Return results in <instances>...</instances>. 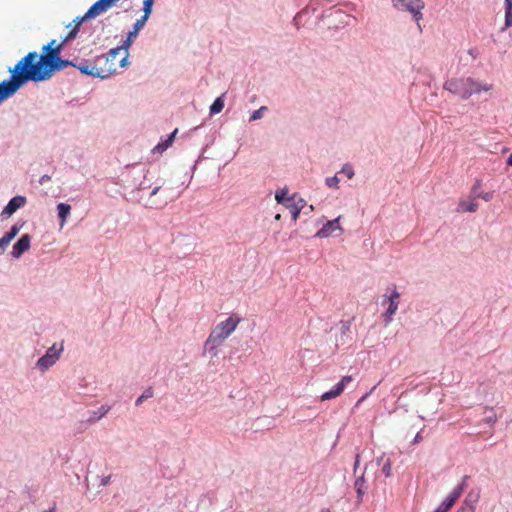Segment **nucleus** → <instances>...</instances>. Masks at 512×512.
Masks as SVG:
<instances>
[{"mask_svg":"<svg viewBox=\"0 0 512 512\" xmlns=\"http://www.w3.org/2000/svg\"><path fill=\"white\" fill-rule=\"evenodd\" d=\"M421 441H422V436L420 435V432H418V433L416 434V436L414 437V439H413L412 443H413V444H418V443H419V442H421Z\"/></svg>","mask_w":512,"mask_h":512,"instance_id":"nucleus-42","label":"nucleus"},{"mask_svg":"<svg viewBox=\"0 0 512 512\" xmlns=\"http://www.w3.org/2000/svg\"><path fill=\"white\" fill-rule=\"evenodd\" d=\"M451 508L444 500L433 512H447Z\"/></svg>","mask_w":512,"mask_h":512,"instance_id":"nucleus-37","label":"nucleus"},{"mask_svg":"<svg viewBox=\"0 0 512 512\" xmlns=\"http://www.w3.org/2000/svg\"><path fill=\"white\" fill-rule=\"evenodd\" d=\"M480 499V490H471L457 512H475L476 504Z\"/></svg>","mask_w":512,"mask_h":512,"instance_id":"nucleus-13","label":"nucleus"},{"mask_svg":"<svg viewBox=\"0 0 512 512\" xmlns=\"http://www.w3.org/2000/svg\"><path fill=\"white\" fill-rule=\"evenodd\" d=\"M97 416H99L98 411L97 412H93L91 417H97Z\"/></svg>","mask_w":512,"mask_h":512,"instance_id":"nucleus-52","label":"nucleus"},{"mask_svg":"<svg viewBox=\"0 0 512 512\" xmlns=\"http://www.w3.org/2000/svg\"><path fill=\"white\" fill-rule=\"evenodd\" d=\"M178 130H173L165 139L161 140L152 150L151 153L153 155L157 154L158 156L162 155L168 147L172 145L175 140L176 134Z\"/></svg>","mask_w":512,"mask_h":512,"instance_id":"nucleus-16","label":"nucleus"},{"mask_svg":"<svg viewBox=\"0 0 512 512\" xmlns=\"http://www.w3.org/2000/svg\"><path fill=\"white\" fill-rule=\"evenodd\" d=\"M109 410H110L109 406L103 405L98 410L99 416L89 417L87 421L89 423H94V422L98 421L99 419H101L102 417H104L109 412Z\"/></svg>","mask_w":512,"mask_h":512,"instance_id":"nucleus-28","label":"nucleus"},{"mask_svg":"<svg viewBox=\"0 0 512 512\" xmlns=\"http://www.w3.org/2000/svg\"><path fill=\"white\" fill-rule=\"evenodd\" d=\"M393 6L400 11L412 13L415 9H424L425 4L422 0H392Z\"/></svg>","mask_w":512,"mask_h":512,"instance_id":"nucleus-12","label":"nucleus"},{"mask_svg":"<svg viewBox=\"0 0 512 512\" xmlns=\"http://www.w3.org/2000/svg\"><path fill=\"white\" fill-rule=\"evenodd\" d=\"M339 173L344 174L348 179H352L355 175L354 169L350 164L343 165Z\"/></svg>","mask_w":512,"mask_h":512,"instance_id":"nucleus-31","label":"nucleus"},{"mask_svg":"<svg viewBox=\"0 0 512 512\" xmlns=\"http://www.w3.org/2000/svg\"><path fill=\"white\" fill-rule=\"evenodd\" d=\"M9 72L10 79L0 82V103L13 96L26 83L33 82V78L20 60L14 68L9 69Z\"/></svg>","mask_w":512,"mask_h":512,"instance_id":"nucleus-4","label":"nucleus"},{"mask_svg":"<svg viewBox=\"0 0 512 512\" xmlns=\"http://www.w3.org/2000/svg\"><path fill=\"white\" fill-rule=\"evenodd\" d=\"M482 181L477 179L471 188V197L473 200L481 198L486 202H489L493 198V192L481 193Z\"/></svg>","mask_w":512,"mask_h":512,"instance_id":"nucleus-18","label":"nucleus"},{"mask_svg":"<svg viewBox=\"0 0 512 512\" xmlns=\"http://www.w3.org/2000/svg\"><path fill=\"white\" fill-rule=\"evenodd\" d=\"M63 45L64 42L57 43V41L53 39L42 47L41 54L33 51L27 53L20 59L33 78V82L46 81L53 76Z\"/></svg>","mask_w":512,"mask_h":512,"instance_id":"nucleus-1","label":"nucleus"},{"mask_svg":"<svg viewBox=\"0 0 512 512\" xmlns=\"http://www.w3.org/2000/svg\"><path fill=\"white\" fill-rule=\"evenodd\" d=\"M354 487L356 489L358 498H362V496L366 492V486H365V478L364 476H360L355 480Z\"/></svg>","mask_w":512,"mask_h":512,"instance_id":"nucleus-24","label":"nucleus"},{"mask_svg":"<svg viewBox=\"0 0 512 512\" xmlns=\"http://www.w3.org/2000/svg\"><path fill=\"white\" fill-rule=\"evenodd\" d=\"M391 470H392V464H391V461L388 459L383 467H382V472L383 474L386 476V477H390L391 476Z\"/></svg>","mask_w":512,"mask_h":512,"instance_id":"nucleus-35","label":"nucleus"},{"mask_svg":"<svg viewBox=\"0 0 512 512\" xmlns=\"http://www.w3.org/2000/svg\"><path fill=\"white\" fill-rule=\"evenodd\" d=\"M506 10H512V0H505Z\"/></svg>","mask_w":512,"mask_h":512,"instance_id":"nucleus-44","label":"nucleus"},{"mask_svg":"<svg viewBox=\"0 0 512 512\" xmlns=\"http://www.w3.org/2000/svg\"><path fill=\"white\" fill-rule=\"evenodd\" d=\"M154 393H153V389L152 388H147L144 393L139 396L136 400V405L139 406L140 404H142V402L145 400V399H148V398H151L153 397Z\"/></svg>","mask_w":512,"mask_h":512,"instance_id":"nucleus-30","label":"nucleus"},{"mask_svg":"<svg viewBox=\"0 0 512 512\" xmlns=\"http://www.w3.org/2000/svg\"><path fill=\"white\" fill-rule=\"evenodd\" d=\"M461 494V487H455L444 499V501L452 507L454 503L458 500V498L461 496Z\"/></svg>","mask_w":512,"mask_h":512,"instance_id":"nucleus-23","label":"nucleus"},{"mask_svg":"<svg viewBox=\"0 0 512 512\" xmlns=\"http://www.w3.org/2000/svg\"><path fill=\"white\" fill-rule=\"evenodd\" d=\"M339 178L337 175L333 176V177H328L325 179V184L330 187V188H335L337 189L338 188V185H339Z\"/></svg>","mask_w":512,"mask_h":512,"instance_id":"nucleus-34","label":"nucleus"},{"mask_svg":"<svg viewBox=\"0 0 512 512\" xmlns=\"http://www.w3.org/2000/svg\"><path fill=\"white\" fill-rule=\"evenodd\" d=\"M75 67L78 68L82 74L93 76V77H99V73L96 70L95 60L85 61L83 63L76 65Z\"/></svg>","mask_w":512,"mask_h":512,"instance_id":"nucleus-19","label":"nucleus"},{"mask_svg":"<svg viewBox=\"0 0 512 512\" xmlns=\"http://www.w3.org/2000/svg\"><path fill=\"white\" fill-rule=\"evenodd\" d=\"M423 9H415L412 14H413V17L414 19L416 20V22L419 23V21L422 19L423 15H422V11Z\"/></svg>","mask_w":512,"mask_h":512,"instance_id":"nucleus-40","label":"nucleus"},{"mask_svg":"<svg viewBox=\"0 0 512 512\" xmlns=\"http://www.w3.org/2000/svg\"><path fill=\"white\" fill-rule=\"evenodd\" d=\"M31 236L29 234H23L19 240L13 245L12 256L19 258L24 252L30 249Z\"/></svg>","mask_w":512,"mask_h":512,"instance_id":"nucleus-15","label":"nucleus"},{"mask_svg":"<svg viewBox=\"0 0 512 512\" xmlns=\"http://www.w3.org/2000/svg\"><path fill=\"white\" fill-rule=\"evenodd\" d=\"M322 512H330L329 510H326V511H322Z\"/></svg>","mask_w":512,"mask_h":512,"instance_id":"nucleus-53","label":"nucleus"},{"mask_svg":"<svg viewBox=\"0 0 512 512\" xmlns=\"http://www.w3.org/2000/svg\"><path fill=\"white\" fill-rule=\"evenodd\" d=\"M26 203V198L23 196H15L13 197L6 207L3 209V214L12 215L15 213L19 208L23 207Z\"/></svg>","mask_w":512,"mask_h":512,"instance_id":"nucleus-17","label":"nucleus"},{"mask_svg":"<svg viewBox=\"0 0 512 512\" xmlns=\"http://www.w3.org/2000/svg\"><path fill=\"white\" fill-rule=\"evenodd\" d=\"M359 463H360V455L357 454L356 458H355V463H354V470H356L358 468Z\"/></svg>","mask_w":512,"mask_h":512,"instance_id":"nucleus-43","label":"nucleus"},{"mask_svg":"<svg viewBox=\"0 0 512 512\" xmlns=\"http://www.w3.org/2000/svg\"><path fill=\"white\" fill-rule=\"evenodd\" d=\"M274 218H275V220H277V221H278V220H280V219H281V215H280V214H276Z\"/></svg>","mask_w":512,"mask_h":512,"instance_id":"nucleus-50","label":"nucleus"},{"mask_svg":"<svg viewBox=\"0 0 512 512\" xmlns=\"http://www.w3.org/2000/svg\"><path fill=\"white\" fill-rule=\"evenodd\" d=\"M128 57L129 52L119 46L110 49L106 54L97 56L94 60L99 78H108L119 68H126L129 65Z\"/></svg>","mask_w":512,"mask_h":512,"instance_id":"nucleus-2","label":"nucleus"},{"mask_svg":"<svg viewBox=\"0 0 512 512\" xmlns=\"http://www.w3.org/2000/svg\"><path fill=\"white\" fill-rule=\"evenodd\" d=\"M267 110L266 107H261L259 108L258 110L254 111L253 114L251 115L250 119L251 120H256V119H259L263 116V113Z\"/></svg>","mask_w":512,"mask_h":512,"instance_id":"nucleus-36","label":"nucleus"},{"mask_svg":"<svg viewBox=\"0 0 512 512\" xmlns=\"http://www.w3.org/2000/svg\"><path fill=\"white\" fill-rule=\"evenodd\" d=\"M68 66H76V64H74L72 61L61 59V57H60L59 60L57 61V64L55 67V72L63 70L64 68H66Z\"/></svg>","mask_w":512,"mask_h":512,"instance_id":"nucleus-32","label":"nucleus"},{"mask_svg":"<svg viewBox=\"0 0 512 512\" xmlns=\"http://www.w3.org/2000/svg\"><path fill=\"white\" fill-rule=\"evenodd\" d=\"M349 321H339L327 332V348L326 353L334 354L340 345L346 343L350 332Z\"/></svg>","mask_w":512,"mask_h":512,"instance_id":"nucleus-6","label":"nucleus"},{"mask_svg":"<svg viewBox=\"0 0 512 512\" xmlns=\"http://www.w3.org/2000/svg\"><path fill=\"white\" fill-rule=\"evenodd\" d=\"M58 216L60 218V226L63 227L67 221V217L70 214L71 206L66 203H59L57 205Z\"/></svg>","mask_w":512,"mask_h":512,"instance_id":"nucleus-21","label":"nucleus"},{"mask_svg":"<svg viewBox=\"0 0 512 512\" xmlns=\"http://www.w3.org/2000/svg\"><path fill=\"white\" fill-rule=\"evenodd\" d=\"M62 350H63L62 345L58 349L56 348V345H53L52 347H50L46 351L45 355L38 359L37 364H36L37 367L42 371L47 370L49 367H51L52 365H54L56 363V361L60 357Z\"/></svg>","mask_w":512,"mask_h":512,"instance_id":"nucleus-9","label":"nucleus"},{"mask_svg":"<svg viewBox=\"0 0 512 512\" xmlns=\"http://www.w3.org/2000/svg\"><path fill=\"white\" fill-rule=\"evenodd\" d=\"M294 198H296V195H294ZM302 202H303L302 199H299L298 202H296V199H294V201L291 202L292 206H286L287 208H289L292 218L294 220H296L300 214V211L303 207L302 205H300V203H302Z\"/></svg>","mask_w":512,"mask_h":512,"instance_id":"nucleus-22","label":"nucleus"},{"mask_svg":"<svg viewBox=\"0 0 512 512\" xmlns=\"http://www.w3.org/2000/svg\"><path fill=\"white\" fill-rule=\"evenodd\" d=\"M368 395H369V394H368V393H366L363 397H361V398L359 399V401H358L357 405H358V404H360L361 402L365 401V399L368 397Z\"/></svg>","mask_w":512,"mask_h":512,"instance_id":"nucleus-46","label":"nucleus"},{"mask_svg":"<svg viewBox=\"0 0 512 512\" xmlns=\"http://www.w3.org/2000/svg\"><path fill=\"white\" fill-rule=\"evenodd\" d=\"M444 88L449 92L460 96L463 99L469 98L473 93L481 90L488 91L491 86L481 85L471 78H454L445 82Z\"/></svg>","mask_w":512,"mask_h":512,"instance_id":"nucleus-5","label":"nucleus"},{"mask_svg":"<svg viewBox=\"0 0 512 512\" xmlns=\"http://www.w3.org/2000/svg\"><path fill=\"white\" fill-rule=\"evenodd\" d=\"M384 302H388V307L383 315L385 324H389L392 320L394 315L396 314L398 310L399 305V299H400V293L397 291L396 287L392 289L390 294L384 295Z\"/></svg>","mask_w":512,"mask_h":512,"instance_id":"nucleus-8","label":"nucleus"},{"mask_svg":"<svg viewBox=\"0 0 512 512\" xmlns=\"http://www.w3.org/2000/svg\"><path fill=\"white\" fill-rule=\"evenodd\" d=\"M49 180H50V176L44 175V176L41 177L40 183L43 184V183H45L46 181H49Z\"/></svg>","mask_w":512,"mask_h":512,"instance_id":"nucleus-45","label":"nucleus"},{"mask_svg":"<svg viewBox=\"0 0 512 512\" xmlns=\"http://www.w3.org/2000/svg\"><path fill=\"white\" fill-rule=\"evenodd\" d=\"M97 416H99L98 411L97 412H93L91 417H97Z\"/></svg>","mask_w":512,"mask_h":512,"instance_id":"nucleus-51","label":"nucleus"},{"mask_svg":"<svg viewBox=\"0 0 512 512\" xmlns=\"http://www.w3.org/2000/svg\"><path fill=\"white\" fill-rule=\"evenodd\" d=\"M351 382V376H343L342 379L331 390L322 393V401L338 397L344 391L345 387Z\"/></svg>","mask_w":512,"mask_h":512,"instance_id":"nucleus-11","label":"nucleus"},{"mask_svg":"<svg viewBox=\"0 0 512 512\" xmlns=\"http://www.w3.org/2000/svg\"><path fill=\"white\" fill-rule=\"evenodd\" d=\"M118 2V0H97L81 17V21H89L103 15L115 7Z\"/></svg>","mask_w":512,"mask_h":512,"instance_id":"nucleus-7","label":"nucleus"},{"mask_svg":"<svg viewBox=\"0 0 512 512\" xmlns=\"http://www.w3.org/2000/svg\"><path fill=\"white\" fill-rule=\"evenodd\" d=\"M44 512H56V507L53 506L52 508H50L49 510H45Z\"/></svg>","mask_w":512,"mask_h":512,"instance_id":"nucleus-49","label":"nucleus"},{"mask_svg":"<svg viewBox=\"0 0 512 512\" xmlns=\"http://www.w3.org/2000/svg\"><path fill=\"white\" fill-rule=\"evenodd\" d=\"M21 229V226H18L17 224L13 225L10 229L9 232H7L4 236L5 238L8 240V241H12V239H14V237L18 234V232L20 231Z\"/></svg>","mask_w":512,"mask_h":512,"instance_id":"nucleus-33","label":"nucleus"},{"mask_svg":"<svg viewBox=\"0 0 512 512\" xmlns=\"http://www.w3.org/2000/svg\"><path fill=\"white\" fill-rule=\"evenodd\" d=\"M146 22L141 19H137L133 25V29L128 32L126 39L119 46L122 49H125L127 52L130 46L133 44L134 40L137 38L139 31L145 26Z\"/></svg>","mask_w":512,"mask_h":512,"instance_id":"nucleus-14","label":"nucleus"},{"mask_svg":"<svg viewBox=\"0 0 512 512\" xmlns=\"http://www.w3.org/2000/svg\"><path fill=\"white\" fill-rule=\"evenodd\" d=\"M459 207L464 212H476L478 209V204L474 201H471L469 203L466 201H461L459 203Z\"/></svg>","mask_w":512,"mask_h":512,"instance_id":"nucleus-26","label":"nucleus"},{"mask_svg":"<svg viewBox=\"0 0 512 512\" xmlns=\"http://www.w3.org/2000/svg\"><path fill=\"white\" fill-rule=\"evenodd\" d=\"M224 108V100L223 97H218L213 104L210 106V113L217 114L222 111Z\"/></svg>","mask_w":512,"mask_h":512,"instance_id":"nucleus-27","label":"nucleus"},{"mask_svg":"<svg viewBox=\"0 0 512 512\" xmlns=\"http://www.w3.org/2000/svg\"><path fill=\"white\" fill-rule=\"evenodd\" d=\"M507 164H508L509 166H512V154H511V155H509V157H508V159H507Z\"/></svg>","mask_w":512,"mask_h":512,"instance_id":"nucleus-47","label":"nucleus"},{"mask_svg":"<svg viewBox=\"0 0 512 512\" xmlns=\"http://www.w3.org/2000/svg\"><path fill=\"white\" fill-rule=\"evenodd\" d=\"M275 199L278 203L285 206H292L291 202L294 201V195L289 197L288 190L286 188L276 191Z\"/></svg>","mask_w":512,"mask_h":512,"instance_id":"nucleus-20","label":"nucleus"},{"mask_svg":"<svg viewBox=\"0 0 512 512\" xmlns=\"http://www.w3.org/2000/svg\"><path fill=\"white\" fill-rule=\"evenodd\" d=\"M340 219L341 216H338L335 219L328 220L326 223L322 224V238L339 237L343 234L344 229L340 225Z\"/></svg>","mask_w":512,"mask_h":512,"instance_id":"nucleus-10","label":"nucleus"},{"mask_svg":"<svg viewBox=\"0 0 512 512\" xmlns=\"http://www.w3.org/2000/svg\"><path fill=\"white\" fill-rule=\"evenodd\" d=\"M159 189H160V187H155V188L152 190L151 195H155V194L158 192V190H159Z\"/></svg>","mask_w":512,"mask_h":512,"instance_id":"nucleus-48","label":"nucleus"},{"mask_svg":"<svg viewBox=\"0 0 512 512\" xmlns=\"http://www.w3.org/2000/svg\"><path fill=\"white\" fill-rule=\"evenodd\" d=\"M9 244H10V241H8L5 238V236L0 238V253H3L5 251V249L8 247Z\"/></svg>","mask_w":512,"mask_h":512,"instance_id":"nucleus-38","label":"nucleus"},{"mask_svg":"<svg viewBox=\"0 0 512 512\" xmlns=\"http://www.w3.org/2000/svg\"><path fill=\"white\" fill-rule=\"evenodd\" d=\"M241 320V317L232 313L226 320L219 322L210 332L205 347L209 349L213 356L217 354V348L236 330Z\"/></svg>","mask_w":512,"mask_h":512,"instance_id":"nucleus-3","label":"nucleus"},{"mask_svg":"<svg viewBox=\"0 0 512 512\" xmlns=\"http://www.w3.org/2000/svg\"><path fill=\"white\" fill-rule=\"evenodd\" d=\"M469 479V476L468 475H465L463 478H462V481L461 483H459L456 487H461V493H463V491L465 490L466 486H467V481Z\"/></svg>","mask_w":512,"mask_h":512,"instance_id":"nucleus-41","label":"nucleus"},{"mask_svg":"<svg viewBox=\"0 0 512 512\" xmlns=\"http://www.w3.org/2000/svg\"><path fill=\"white\" fill-rule=\"evenodd\" d=\"M84 22L85 21H81V18H77V23H76L75 27L69 32V34L67 35V37L65 38V40L63 42L65 43L66 41L73 39L77 35L81 24Z\"/></svg>","mask_w":512,"mask_h":512,"instance_id":"nucleus-29","label":"nucleus"},{"mask_svg":"<svg viewBox=\"0 0 512 512\" xmlns=\"http://www.w3.org/2000/svg\"><path fill=\"white\" fill-rule=\"evenodd\" d=\"M512 25V10H506L505 13V26L509 27Z\"/></svg>","mask_w":512,"mask_h":512,"instance_id":"nucleus-39","label":"nucleus"},{"mask_svg":"<svg viewBox=\"0 0 512 512\" xmlns=\"http://www.w3.org/2000/svg\"><path fill=\"white\" fill-rule=\"evenodd\" d=\"M154 0H143V16L140 18L141 20H144L147 22L148 18L151 15L152 7H153Z\"/></svg>","mask_w":512,"mask_h":512,"instance_id":"nucleus-25","label":"nucleus"}]
</instances>
